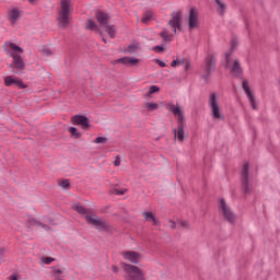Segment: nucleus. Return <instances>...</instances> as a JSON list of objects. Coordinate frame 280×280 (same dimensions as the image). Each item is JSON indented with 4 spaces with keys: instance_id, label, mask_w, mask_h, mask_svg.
<instances>
[{
    "instance_id": "nucleus-26",
    "label": "nucleus",
    "mask_w": 280,
    "mask_h": 280,
    "mask_svg": "<svg viewBox=\"0 0 280 280\" xmlns=\"http://www.w3.org/2000/svg\"><path fill=\"white\" fill-rule=\"evenodd\" d=\"M237 45H240V40L237 39V37H233L232 39H231V43H230V50L229 51H231L232 54H234L233 51L235 50V49H237Z\"/></svg>"
},
{
    "instance_id": "nucleus-11",
    "label": "nucleus",
    "mask_w": 280,
    "mask_h": 280,
    "mask_svg": "<svg viewBox=\"0 0 280 280\" xmlns=\"http://www.w3.org/2000/svg\"><path fill=\"white\" fill-rule=\"evenodd\" d=\"M198 27H200V21L198 20V9L191 8L188 18V30L191 32L192 30H198Z\"/></svg>"
},
{
    "instance_id": "nucleus-38",
    "label": "nucleus",
    "mask_w": 280,
    "mask_h": 280,
    "mask_svg": "<svg viewBox=\"0 0 280 280\" xmlns=\"http://www.w3.org/2000/svg\"><path fill=\"white\" fill-rule=\"evenodd\" d=\"M115 167H119L121 165V158L119 155L116 156V160L114 161Z\"/></svg>"
},
{
    "instance_id": "nucleus-16",
    "label": "nucleus",
    "mask_w": 280,
    "mask_h": 280,
    "mask_svg": "<svg viewBox=\"0 0 280 280\" xmlns=\"http://www.w3.org/2000/svg\"><path fill=\"white\" fill-rule=\"evenodd\" d=\"M242 86H243V90L245 91V93L247 95V98L249 100L252 108H254V110H256L257 101H255V95L250 91V88H248V81H246V80L243 81Z\"/></svg>"
},
{
    "instance_id": "nucleus-44",
    "label": "nucleus",
    "mask_w": 280,
    "mask_h": 280,
    "mask_svg": "<svg viewBox=\"0 0 280 280\" xmlns=\"http://www.w3.org/2000/svg\"><path fill=\"white\" fill-rule=\"evenodd\" d=\"M153 51H164V48H163V46H155L153 48Z\"/></svg>"
},
{
    "instance_id": "nucleus-3",
    "label": "nucleus",
    "mask_w": 280,
    "mask_h": 280,
    "mask_svg": "<svg viewBox=\"0 0 280 280\" xmlns=\"http://www.w3.org/2000/svg\"><path fill=\"white\" fill-rule=\"evenodd\" d=\"M9 48L11 49L10 56L13 59L10 68L15 69V73H23V71L25 70V60L21 58V54H23V48L14 43H10Z\"/></svg>"
},
{
    "instance_id": "nucleus-9",
    "label": "nucleus",
    "mask_w": 280,
    "mask_h": 280,
    "mask_svg": "<svg viewBox=\"0 0 280 280\" xmlns=\"http://www.w3.org/2000/svg\"><path fill=\"white\" fill-rule=\"evenodd\" d=\"M171 16L172 19L168 21V25L172 27L174 34H177L182 30L180 21L183 19V11L173 12Z\"/></svg>"
},
{
    "instance_id": "nucleus-6",
    "label": "nucleus",
    "mask_w": 280,
    "mask_h": 280,
    "mask_svg": "<svg viewBox=\"0 0 280 280\" xmlns=\"http://www.w3.org/2000/svg\"><path fill=\"white\" fill-rule=\"evenodd\" d=\"M219 213L229 222V224H232V226H235L237 224V214L233 212L231 207L226 205V201L224 199H220L219 201Z\"/></svg>"
},
{
    "instance_id": "nucleus-30",
    "label": "nucleus",
    "mask_w": 280,
    "mask_h": 280,
    "mask_svg": "<svg viewBox=\"0 0 280 280\" xmlns=\"http://www.w3.org/2000/svg\"><path fill=\"white\" fill-rule=\"evenodd\" d=\"M71 184L69 183V179H62L61 182H59V186L62 187L63 189H68V187Z\"/></svg>"
},
{
    "instance_id": "nucleus-18",
    "label": "nucleus",
    "mask_w": 280,
    "mask_h": 280,
    "mask_svg": "<svg viewBox=\"0 0 280 280\" xmlns=\"http://www.w3.org/2000/svg\"><path fill=\"white\" fill-rule=\"evenodd\" d=\"M8 21H10L11 25H16V21L21 19V11L18 8H13L8 11Z\"/></svg>"
},
{
    "instance_id": "nucleus-23",
    "label": "nucleus",
    "mask_w": 280,
    "mask_h": 280,
    "mask_svg": "<svg viewBox=\"0 0 280 280\" xmlns=\"http://www.w3.org/2000/svg\"><path fill=\"white\" fill-rule=\"evenodd\" d=\"M211 73V59L207 58L206 73L202 75L206 82H209V75Z\"/></svg>"
},
{
    "instance_id": "nucleus-33",
    "label": "nucleus",
    "mask_w": 280,
    "mask_h": 280,
    "mask_svg": "<svg viewBox=\"0 0 280 280\" xmlns=\"http://www.w3.org/2000/svg\"><path fill=\"white\" fill-rule=\"evenodd\" d=\"M106 141H108V139L106 137H97L94 140V143H106Z\"/></svg>"
},
{
    "instance_id": "nucleus-15",
    "label": "nucleus",
    "mask_w": 280,
    "mask_h": 280,
    "mask_svg": "<svg viewBox=\"0 0 280 280\" xmlns=\"http://www.w3.org/2000/svg\"><path fill=\"white\" fill-rule=\"evenodd\" d=\"M121 256L124 257V259H126V261H130V264H139V261H141V255L139 254V252H121Z\"/></svg>"
},
{
    "instance_id": "nucleus-21",
    "label": "nucleus",
    "mask_w": 280,
    "mask_h": 280,
    "mask_svg": "<svg viewBox=\"0 0 280 280\" xmlns=\"http://www.w3.org/2000/svg\"><path fill=\"white\" fill-rule=\"evenodd\" d=\"M142 215L147 222H152L153 226H156L159 224V221L156 220L154 214H152V212H143Z\"/></svg>"
},
{
    "instance_id": "nucleus-46",
    "label": "nucleus",
    "mask_w": 280,
    "mask_h": 280,
    "mask_svg": "<svg viewBox=\"0 0 280 280\" xmlns=\"http://www.w3.org/2000/svg\"><path fill=\"white\" fill-rule=\"evenodd\" d=\"M112 270H113V272H115V275H117V272H119V267L113 266Z\"/></svg>"
},
{
    "instance_id": "nucleus-34",
    "label": "nucleus",
    "mask_w": 280,
    "mask_h": 280,
    "mask_svg": "<svg viewBox=\"0 0 280 280\" xmlns=\"http://www.w3.org/2000/svg\"><path fill=\"white\" fill-rule=\"evenodd\" d=\"M177 65H185V59L182 60H173L171 62V67H176Z\"/></svg>"
},
{
    "instance_id": "nucleus-7",
    "label": "nucleus",
    "mask_w": 280,
    "mask_h": 280,
    "mask_svg": "<svg viewBox=\"0 0 280 280\" xmlns=\"http://www.w3.org/2000/svg\"><path fill=\"white\" fill-rule=\"evenodd\" d=\"M85 220L88 224H91L92 226H96L98 231H108L109 229L108 222L97 217V214H86Z\"/></svg>"
},
{
    "instance_id": "nucleus-22",
    "label": "nucleus",
    "mask_w": 280,
    "mask_h": 280,
    "mask_svg": "<svg viewBox=\"0 0 280 280\" xmlns=\"http://www.w3.org/2000/svg\"><path fill=\"white\" fill-rule=\"evenodd\" d=\"M74 211H77V213H79L80 215H86L89 213V210H86V208H84V206L80 205V203H75L73 206Z\"/></svg>"
},
{
    "instance_id": "nucleus-2",
    "label": "nucleus",
    "mask_w": 280,
    "mask_h": 280,
    "mask_svg": "<svg viewBox=\"0 0 280 280\" xmlns=\"http://www.w3.org/2000/svg\"><path fill=\"white\" fill-rule=\"evenodd\" d=\"M168 110L175 115L177 119V129H173L174 137L179 141V143H183L185 141V116H183V109L178 105L168 104Z\"/></svg>"
},
{
    "instance_id": "nucleus-20",
    "label": "nucleus",
    "mask_w": 280,
    "mask_h": 280,
    "mask_svg": "<svg viewBox=\"0 0 280 280\" xmlns=\"http://www.w3.org/2000/svg\"><path fill=\"white\" fill-rule=\"evenodd\" d=\"M117 62H120V65H129L130 67H137V65L141 62V60L135 57H122L118 59Z\"/></svg>"
},
{
    "instance_id": "nucleus-27",
    "label": "nucleus",
    "mask_w": 280,
    "mask_h": 280,
    "mask_svg": "<svg viewBox=\"0 0 280 280\" xmlns=\"http://www.w3.org/2000/svg\"><path fill=\"white\" fill-rule=\"evenodd\" d=\"M152 16H154V13L152 11H147L142 18V23H150L152 21Z\"/></svg>"
},
{
    "instance_id": "nucleus-10",
    "label": "nucleus",
    "mask_w": 280,
    "mask_h": 280,
    "mask_svg": "<svg viewBox=\"0 0 280 280\" xmlns=\"http://www.w3.org/2000/svg\"><path fill=\"white\" fill-rule=\"evenodd\" d=\"M100 30V34L102 36V40L103 43H108V39H106V37H104V33L108 34L109 38H116L117 36V26L108 23L105 24L104 26H102Z\"/></svg>"
},
{
    "instance_id": "nucleus-37",
    "label": "nucleus",
    "mask_w": 280,
    "mask_h": 280,
    "mask_svg": "<svg viewBox=\"0 0 280 280\" xmlns=\"http://www.w3.org/2000/svg\"><path fill=\"white\" fill-rule=\"evenodd\" d=\"M42 52L44 56H51L54 54V51H51L49 48H43Z\"/></svg>"
},
{
    "instance_id": "nucleus-35",
    "label": "nucleus",
    "mask_w": 280,
    "mask_h": 280,
    "mask_svg": "<svg viewBox=\"0 0 280 280\" xmlns=\"http://www.w3.org/2000/svg\"><path fill=\"white\" fill-rule=\"evenodd\" d=\"M126 191H127L126 189L119 190V189L115 188L113 190V194H115L116 196H124V194H126Z\"/></svg>"
},
{
    "instance_id": "nucleus-32",
    "label": "nucleus",
    "mask_w": 280,
    "mask_h": 280,
    "mask_svg": "<svg viewBox=\"0 0 280 280\" xmlns=\"http://www.w3.org/2000/svg\"><path fill=\"white\" fill-rule=\"evenodd\" d=\"M177 226H180L182 229H189V221H179Z\"/></svg>"
},
{
    "instance_id": "nucleus-25",
    "label": "nucleus",
    "mask_w": 280,
    "mask_h": 280,
    "mask_svg": "<svg viewBox=\"0 0 280 280\" xmlns=\"http://www.w3.org/2000/svg\"><path fill=\"white\" fill-rule=\"evenodd\" d=\"M69 132H70L71 137H73L74 139H80V137H82V133L79 132L78 128H75V127H70Z\"/></svg>"
},
{
    "instance_id": "nucleus-42",
    "label": "nucleus",
    "mask_w": 280,
    "mask_h": 280,
    "mask_svg": "<svg viewBox=\"0 0 280 280\" xmlns=\"http://www.w3.org/2000/svg\"><path fill=\"white\" fill-rule=\"evenodd\" d=\"M168 226H170V229H176V222H174L173 220H170Z\"/></svg>"
},
{
    "instance_id": "nucleus-36",
    "label": "nucleus",
    "mask_w": 280,
    "mask_h": 280,
    "mask_svg": "<svg viewBox=\"0 0 280 280\" xmlns=\"http://www.w3.org/2000/svg\"><path fill=\"white\" fill-rule=\"evenodd\" d=\"M135 51H137V46L135 45L128 46L127 54H135Z\"/></svg>"
},
{
    "instance_id": "nucleus-19",
    "label": "nucleus",
    "mask_w": 280,
    "mask_h": 280,
    "mask_svg": "<svg viewBox=\"0 0 280 280\" xmlns=\"http://www.w3.org/2000/svg\"><path fill=\"white\" fill-rule=\"evenodd\" d=\"M226 2L224 0H214V9L217 10V13L219 16H224L226 14Z\"/></svg>"
},
{
    "instance_id": "nucleus-47",
    "label": "nucleus",
    "mask_w": 280,
    "mask_h": 280,
    "mask_svg": "<svg viewBox=\"0 0 280 280\" xmlns=\"http://www.w3.org/2000/svg\"><path fill=\"white\" fill-rule=\"evenodd\" d=\"M10 280H19L16 276H10Z\"/></svg>"
},
{
    "instance_id": "nucleus-41",
    "label": "nucleus",
    "mask_w": 280,
    "mask_h": 280,
    "mask_svg": "<svg viewBox=\"0 0 280 280\" xmlns=\"http://www.w3.org/2000/svg\"><path fill=\"white\" fill-rule=\"evenodd\" d=\"M35 224H37V226H42L43 229H45V231H49L48 225H45V224H43L40 222H35Z\"/></svg>"
},
{
    "instance_id": "nucleus-14",
    "label": "nucleus",
    "mask_w": 280,
    "mask_h": 280,
    "mask_svg": "<svg viewBox=\"0 0 280 280\" xmlns=\"http://www.w3.org/2000/svg\"><path fill=\"white\" fill-rule=\"evenodd\" d=\"M71 121L74 126H81L83 130H88V128L91 126V124L89 122V118L82 115L73 116L71 118Z\"/></svg>"
},
{
    "instance_id": "nucleus-28",
    "label": "nucleus",
    "mask_w": 280,
    "mask_h": 280,
    "mask_svg": "<svg viewBox=\"0 0 280 280\" xmlns=\"http://www.w3.org/2000/svg\"><path fill=\"white\" fill-rule=\"evenodd\" d=\"M159 91H161V89L156 85H151L149 88V91L147 94H144V97H150V95H153V93H159Z\"/></svg>"
},
{
    "instance_id": "nucleus-13",
    "label": "nucleus",
    "mask_w": 280,
    "mask_h": 280,
    "mask_svg": "<svg viewBox=\"0 0 280 280\" xmlns=\"http://www.w3.org/2000/svg\"><path fill=\"white\" fill-rule=\"evenodd\" d=\"M4 84L5 86H18L19 89H27V85L25 83H23V80H21L18 77H5L4 78Z\"/></svg>"
},
{
    "instance_id": "nucleus-12",
    "label": "nucleus",
    "mask_w": 280,
    "mask_h": 280,
    "mask_svg": "<svg viewBox=\"0 0 280 280\" xmlns=\"http://www.w3.org/2000/svg\"><path fill=\"white\" fill-rule=\"evenodd\" d=\"M211 108L213 119H218L219 121H224L225 117L222 113V107L219 106L218 102H215V94L211 95Z\"/></svg>"
},
{
    "instance_id": "nucleus-4",
    "label": "nucleus",
    "mask_w": 280,
    "mask_h": 280,
    "mask_svg": "<svg viewBox=\"0 0 280 280\" xmlns=\"http://www.w3.org/2000/svg\"><path fill=\"white\" fill-rule=\"evenodd\" d=\"M224 67L230 70V73L234 75V78H240V74L242 73V66L240 65V59L236 58L235 54L232 51L225 52Z\"/></svg>"
},
{
    "instance_id": "nucleus-43",
    "label": "nucleus",
    "mask_w": 280,
    "mask_h": 280,
    "mask_svg": "<svg viewBox=\"0 0 280 280\" xmlns=\"http://www.w3.org/2000/svg\"><path fill=\"white\" fill-rule=\"evenodd\" d=\"M3 253H5V248L0 247V261H3Z\"/></svg>"
},
{
    "instance_id": "nucleus-39",
    "label": "nucleus",
    "mask_w": 280,
    "mask_h": 280,
    "mask_svg": "<svg viewBox=\"0 0 280 280\" xmlns=\"http://www.w3.org/2000/svg\"><path fill=\"white\" fill-rule=\"evenodd\" d=\"M42 260L44 261V264L49 265V264H51L54 261V258H51V257H44V258H42Z\"/></svg>"
},
{
    "instance_id": "nucleus-24",
    "label": "nucleus",
    "mask_w": 280,
    "mask_h": 280,
    "mask_svg": "<svg viewBox=\"0 0 280 280\" xmlns=\"http://www.w3.org/2000/svg\"><path fill=\"white\" fill-rule=\"evenodd\" d=\"M144 108H147V110H149V113H152L154 110H159V104L147 102V103H144Z\"/></svg>"
},
{
    "instance_id": "nucleus-48",
    "label": "nucleus",
    "mask_w": 280,
    "mask_h": 280,
    "mask_svg": "<svg viewBox=\"0 0 280 280\" xmlns=\"http://www.w3.org/2000/svg\"><path fill=\"white\" fill-rule=\"evenodd\" d=\"M28 1H30V3H34L35 0H28Z\"/></svg>"
},
{
    "instance_id": "nucleus-45",
    "label": "nucleus",
    "mask_w": 280,
    "mask_h": 280,
    "mask_svg": "<svg viewBox=\"0 0 280 280\" xmlns=\"http://www.w3.org/2000/svg\"><path fill=\"white\" fill-rule=\"evenodd\" d=\"M189 69H191V63L187 61L185 65V71H189Z\"/></svg>"
},
{
    "instance_id": "nucleus-17",
    "label": "nucleus",
    "mask_w": 280,
    "mask_h": 280,
    "mask_svg": "<svg viewBox=\"0 0 280 280\" xmlns=\"http://www.w3.org/2000/svg\"><path fill=\"white\" fill-rule=\"evenodd\" d=\"M96 20L98 21V30H101L102 27H104L105 25H108V23H110V15H108V13L103 12V11H98L96 12Z\"/></svg>"
},
{
    "instance_id": "nucleus-40",
    "label": "nucleus",
    "mask_w": 280,
    "mask_h": 280,
    "mask_svg": "<svg viewBox=\"0 0 280 280\" xmlns=\"http://www.w3.org/2000/svg\"><path fill=\"white\" fill-rule=\"evenodd\" d=\"M154 62L156 65H159V67H162V68L166 67L165 62L163 60H161V59H154Z\"/></svg>"
},
{
    "instance_id": "nucleus-31",
    "label": "nucleus",
    "mask_w": 280,
    "mask_h": 280,
    "mask_svg": "<svg viewBox=\"0 0 280 280\" xmlns=\"http://www.w3.org/2000/svg\"><path fill=\"white\" fill-rule=\"evenodd\" d=\"M89 30H92L93 32H95V30H97V24H95V22L93 20H89Z\"/></svg>"
},
{
    "instance_id": "nucleus-5",
    "label": "nucleus",
    "mask_w": 280,
    "mask_h": 280,
    "mask_svg": "<svg viewBox=\"0 0 280 280\" xmlns=\"http://www.w3.org/2000/svg\"><path fill=\"white\" fill-rule=\"evenodd\" d=\"M121 268L126 280H145V272L138 266L121 262Z\"/></svg>"
},
{
    "instance_id": "nucleus-29",
    "label": "nucleus",
    "mask_w": 280,
    "mask_h": 280,
    "mask_svg": "<svg viewBox=\"0 0 280 280\" xmlns=\"http://www.w3.org/2000/svg\"><path fill=\"white\" fill-rule=\"evenodd\" d=\"M161 38H163V40L167 42V40H172V35L170 34L168 31H163L160 33Z\"/></svg>"
},
{
    "instance_id": "nucleus-8",
    "label": "nucleus",
    "mask_w": 280,
    "mask_h": 280,
    "mask_svg": "<svg viewBox=\"0 0 280 280\" xmlns=\"http://www.w3.org/2000/svg\"><path fill=\"white\" fill-rule=\"evenodd\" d=\"M242 185L244 189V194L253 192V182H250V177H248V163H245L242 172Z\"/></svg>"
},
{
    "instance_id": "nucleus-1",
    "label": "nucleus",
    "mask_w": 280,
    "mask_h": 280,
    "mask_svg": "<svg viewBox=\"0 0 280 280\" xmlns=\"http://www.w3.org/2000/svg\"><path fill=\"white\" fill-rule=\"evenodd\" d=\"M73 13V3L71 0H61L58 8L57 21L61 30H66L71 23V14Z\"/></svg>"
}]
</instances>
